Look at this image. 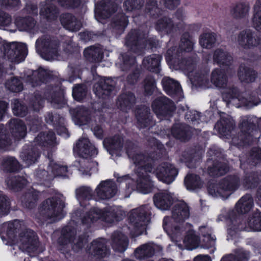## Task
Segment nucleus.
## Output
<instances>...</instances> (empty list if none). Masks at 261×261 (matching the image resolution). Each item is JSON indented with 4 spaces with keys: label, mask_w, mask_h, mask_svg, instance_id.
Masks as SVG:
<instances>
[{
    "label": "nucleus",
    "mask_w": 261,
    "mask_h": 261,
    "mask_svg": "<svg viewBox=\"0 0 261 261\" xmlns=\"http://www.w3.org/2000/svg\"><path fill=\"white\" fill-rule=\"evenodd\" d=\"M126 149L128 157L138 168L136 172L137 188L143 194L151 192L153 187L147 172H152L159 180L167 184L172 182L178 174L174 166L167 162L162 163L154 169L153 160L148 155L139 152L131 142L127 144Z\"/></svg>",
    "instance_id": "f257e3e1"
},
{
    "label": "nucleus",
    "mask_w": 261,
    "mask_h": 261,
    "mask_svg": "<svg viewBox=\"0 0 261 261\" xmlns=\"http://www.w3.org/2000/svg\"><path fill=\"white\" fill-rule=\"evenodd\" d=\"M194 41L189 34L182 35L178 49L173 47L168 49L165 55L166 59L170 65L175 69L182 70L188 77L193 76V72L196 68L197 59L193 58H182L186 53L193 49Z\"/></svg>",
    "instance_id": "f03ea898"
},
{
    "label": "nucleus",
    "mask_w": 261,
    "mask_h": 261,
    "mask_svg": "<svg viewBox=\"0 0 261 261\" xmlns=\"http://www.w3.org/2000/svg\"><path fill=\"white\" fill-rule=\"evenodd\" d=\"M73 151L82 158L77 162L79 170L83 175H90L92 171L97 170V163L87 159L90 156H95L98 153L96 148L87 138H81L73 147Z\"/></svg>",
    "instance_id": "7ed1b4c3"
},
{
    "label": "nucleus",
    "mask_w": 261,
    "mask_h": 261,
    "mask_svg": "<svg viewBox=\"0 0 261 261\" xmlns=\"http://www.w3.org/2000/svg\"><path fill=\"white\" fill-rule=\"evenodd\" d=\"M190 216V208L188 204L183 201L176 202L172 209V218L165 217L163 219V227L167 232H171L173 236L177 237L186 231L182 225L175 226L171 228V220H174L177 223H181L187 219Z\"/></svg>",
    "instance_id": "20e7f679"
},
{
    "label": "nucleus",
    "mask_w": 261,
    "mask_h": 261,
    "mask_svg": "<svg viewBox=\"0 0 261 261\" xmlns=\"http://www.w3.org/2000/svg\"><path fill=\"white\" fill-rule=\"evenodd\" d=\"M124 215V211L117 206L107 207L103 210L94 207L82 218V223L88 226L98 219H100L111 223L122 219Z\"/></svg>",
    "instance_id": "39448f33"
},
{
    "label": "nucleus",
    "mask_w": 261,
    "mask_h": 261,
    "mask_svg": "<svg viewBox=\"0 0 261 261\" xmlns=\"http://www.w3.org/2000/svg\"><path fill=\"white\" fill-rule=\"evenodd\" d=\"M207 71H197L196 69L193 72V76L189 77L192 83L204 88H210L212 83L218 88H225L227 87V78L225 72L221 69H214L211 74V83L207 77Z\"/></svg>",
    "instance_id": "423d86ee"
},
{
    "label": "nucleus",
    "mask_w": 261,
    "mask_h": 261,
    "mask_svg": "<svg viewBox=\"0 0 261 261\" xmlns=\"http://www.w3.org/2000/svg\"><path fill=\"white\" fill-rule=\"evenodd\" d=\"M150 207L148 205H142L133 209L129 216L128 228L132 233H140L141 228H144L150 220Z\"/></svg>",
    "instance_id": "0eeeda50"
},
{
    "label": "nucleus",
    "mask_w": 261,
    "mask_h": 261,
    "mask_svg": "<svg viewBox=\"0 0 261 261\" xmlns=\"http://www.w3.org/2000/svg\"><path fill=\"white\" fill-rule=\"evenodd\" d=\"M64 202L58 197L48 198L40 206V214L46 219L54 222L61 219L64 217Z\"/></svg>",
    "instance_id": "6e6552de"
},
{
    "label": "nucleus",
    "mask_w": 261,
    "mask_h": 261,
    "mask_svg": "<svg viewBox=\"0 0 261 261\" xmlns=\"http://www.w3.org/2000/svg\"><path fill=\"white\" fill-rule=\"evenodd\" d=\"M146 35V33L140 31L133 30L126 37L125 45L130 50L137 54H139L147 44L151 47H155L159 44L158 41L153 38H150L147 40Z\"/></svg>",
    "instance_id": "1a4fd4ad"
},
{
    "label": "nucleus",
    "mask_w": 261,
    "mask_h": 261,
    "mask_svg": "<svg viewBox=\"0 0 261 261\" xmlns=\"http://www.w3.org/2000/svg\"><path fill=\"white\" fill-rule=\"evenodd\" d=\"M7 235L10 241L5 243L6 245H13L20 243L24 248L28 250H34L37 246V236L35 232L31 229H25L19 234L18 238L14 235V230L8 231Z\"/></svg>",
    "instance_id": "9d476101"
},
{
    "label": "nucleus",
    "mask_w": 261,
    "mask_h": 261,
    "mask_svg": "<svg viewBox=\"0 0 261 261\" xmlns=\"http://www.w3.org/2000/svg\"><path fill=\"white\" fill-rule=\"evenodd\" d=\"M36 50L41 57L44 56L46 60L56 58L59 55V43L55 39L48 36L41 37L36 42Z\"/></svg>",
    "instance_id": "9b49d317"
},
{
    "label": "nucleus",
    "mask_w": 261,
    "mask_h": 261,
    "mask_svg": "<svg viewBox=\"0 0 261 261\" xmlns=\"http://www.w3.org/2000/svg\"><path fill=\"white\" fill-rule=\"evenodd\" d=\"M171 20L167 17H164L158 20L155 28L159 32L169 34L176 31V29L182 28L184 13L182 10H178Z\"/></svg>",
    "instance_id": "f8f14e48"
},
{
    "label": "nucleus",
    "mask_w": 261,
    "mask_h": 261,
    "mask_svg": "<svg viewBox=\"0 0 261 261\" xmlns=\"http://www.w3.org/2000/svg\"><path fill=\"white\" fill-rule=\"evenodd\" d=\"M151 107L156 116L161 120L171 116L175 110L174 103L166 96L156 98L152 102Z\"/></svg>",
    "instance_id": "ddd939ff"
},
{
    "label": "nucleus",
    "mask_w": 261,
    "mask_h": 261,
    "mask_svg": "<svg viewBox=\"0 0 261 261\" xmlns=\"http://www.w3.org/2000/svg\"><path fill=\"white\" fill-rule=\"evenodd\" d=\"M129 54L130 53L128 52L122 55L119 58L120 62L116 63V65L123 71L128 69H132L133 71V73L128 76L127 81L130 84H134L139 79V71L137 68L135 58L130 57Z\"/></svg>",
    "instance_id": "4468645a"
},
{
    "label": "nucleus",
    "mask_w": 261,
    "mask_h": 261,
    "mask_svg": "<svg viewBox=\"0 0 261 261\" xmlns=\"http://www.w3.org/2000/svg\"><path fill=\"white\" fill-rule=\"evenodd\" d=\"M5 55L12 62L19 63L27 55V46L24 44L11 43L5 47Z\"/></svg>",
    "instance_id": "2eb2a0df"
},
{
    "label": "nucleus",
    "mask_w": 261,
    "mask_h": 261,
    "mask_svg": "<svg viewBox=\"0 0 261 261\" xmlns=\"http://www.w3.org/2000/svg\"><path fill=\"white\" fill-rule=\"evenodd\" d=\"M118 9L116 3L110 0H101L95 6V13L96 19L102 22V19L109 18Z\"/></svg>",
    "instance_id": "dca6fc26"
},
{
    "label": "nucleus",
    "mask_w": 261,
    "mask_h": 261,
    "mask_svg": "<svg viewBox=\"0 0 261 261\" xmlns=\"http://www.w3.org/2000/svg\"><path fill=\"white\" fill-rule=\"evenodd\" d=\"M240 185L239 178L237 176H229L220 182L217 188L218 195L223 198H227Z\"/></svg>",
    "instance_id": "f3484780"
},
{
    "label": "nucleus",
    "mask_w": 261,
    "mask_h": 261,
    "mask_svg": "<svg viewBox=\"0 0 261 261\" xmlns=\"http://www.w3.org/2000/svg\"><path fill=\"white\" fill-rule=\"evenodd\" d=\"M75 231L73 229H71L69 226H67L63 229L62 235L59 238V243L62 245H66L71 242H74V245L73 246V249L75 251H77L81 248L84 244L87 242L86 238H79L77 240L74 238Z\"/></svg>",
    "instance_id": "a211bd4d"
},
{
    "label": "nucleus",
    "mask_w": 261,
    "mask_h": 261,
    "mask_svg": "<svg viewBox=\"0 0 261 261\" xmlns=\"http://www.w3.org/2000/svg\"><path fill=\"white\" fill-rule=\"evenodd\" d=\"M237 42L239 46L243 49H250L259 44L255 33L250 29L241 31L238 36Z\"/></svg>",
    "instance_id": "6ab92c4d"
},
{
    "label": "nucleus",
    "mask_w": 261,
    "mask_h": 261,
    "mask_svg": "<svg viewBox=\"0 0 261 261\" xmlns=\"http://www.w3.org/2000/svg\"><path fill=\"white\" fill-rule=\"evenodd\" d=\"M97 196L102 199L113 197L117 191L116 184L110 180L101 181L96 189Z\"/></svg>",
    "instance_id": "aec40b11"
},
{
    "label": "nucleus",
    "mask_w": 261,
    "mask_h": 261,
    "mask_svg": "<svg viewBox=\"0 0 261 261\" xmlns=\"http://www.w3.org/2000/svg\"><path fill=\"white\" fill-rule=\"evenodd\" d=\"M113 89V81L110 79H101L93 87L96 95L103 99L110 96Z\"/></svg>",
    "instance_id": "412c9836"
},
{
    "label": "nucleus",
    "mask_w": 261,
    "mask_h": 261,
    "mask_svg": "<svg viewBox=\"0 0 261 261\" xmlns=\"http://www.w3.org/2000/svg\"><path fill=\"white\" fill-rule=\"evenodd\" d=\"M149 111V108L146 106H142L137 109L136 117L138 127L144 128L154 125V122L152 119Z\"/></svg>",
    "instance_id": "4be33fe9"
},
{
    "label": "nucleus",
    "mask_w": 261,
    "mask_h": 261,
    "mask_svg": "<svg viewBox=\"0 0 261 261\" xmlns=\"http://www.w3.org/2000/svg\"><path fill=\"white\" fill-rule=\"evenodd\" d=\"M9 132L14 140L23 138L27 133V127L23 122L18 118L10 120L9 123Z\"/></svg>",
    "instance_id": "5701e85b"
},
{
    "label": "nucleus",
    "mask_w": 261,
    "mask_h": 261,
    "mask_svg": "<svg viewBox=\"0 0 261 261\" xmlns=\"http://www.w3.org/2000/svg\"><path fill=\"white\" fill-rule=\"evenodd\" d=\"M153 200L157 208L161 210H167L173 203L174 198L172 193L168 191H164L156 194L154 196Z\"/></svg>",
    "instance_id": "b1692460"
},
{
    "label": "nucleus",
    "mask_w": 261,
    "mask_h": 261,
    "mask_svg": "<svg viewBox=\"0 0 261 261\" xmlns=\"http://www.w3.org/2000/svg\"><path fill=\"white\" fill-rule=\"evenodd\" d=\"M106 244V240L104 239L94 240L91 243L88 252L94 256L105 257L110 253V250L107 248Z\"/></svg>",
    "instance_id": "393cba45"
},
{
    "label": "nucleus",
    "mask_w": 261,
    "mask_h": 261,
    "mask_svg": "<svg viewBox=\"0 0 261 261\" xmlns=\"http://www.w3.org/2000/svg\"><path fill=\"white\" fill-rule=\"evenodd\" d=\"M49 163L47 168L48 179L55 177H65L67 173V167L66 165L55 162L48 154Z\"/></svg>",
    "instance_id": "a878e982"
},
{
    "label": "nucleus",
    "mask_w": 261,
    "mask_h": 261,
    "mask_svg": "<svg viewBox=\"0 0 261 261\" xmlns=\"http://www.w3.org/2000/svg\"><path fill=\"white\" fill-rule=\"evenodd\" d=\"M55 142V135L51 131L48 133H41L34 139V146H39L46 148H51L54 146Z\"/></svg>",
    "instance_id": "bb28decb"
},
{
    "label": "nucleus",
    "mask_w": 261,
    "mask_h": 261,
    "mask_svg": "<svg viewBox=\"0 0 261 261\" xmlns=\"http://www.w3.org/2000/svg\"><path fill=\"white\" fill-rule=\"evenodd\" d=\"M128 243L127 237L121 232H115L112 234L111 245L115 251H124L127 248Z\"/></svg>",
    "instance_id": "cd10ccee"
},
{
    "label": "nucleus",
    "mask_w": 261,
    "mask_h": 261,
    "mask_svg": "<svg viewBox=\"0 0 261 261\" xmlns=\"http://www.w3.org/2000/svg\"><path fill=\"white\" fill-rule=\"evenodd\" d=\"M60 21L64 28L70 31L76 32L82 27L81 21L70 14H62Z\"/></svg>",
    "instance_id": "c85d7f7f"
},
{
    "label": "nucleus",
    "mask_w": 261,
    "mask_h": 261,
    "mask_svg": "<svg viewBox=\"0 0 261 261\" xmlns=\"http://www.w3.org/2000/svg\"><path fill=\"white\" fill-rule=\"evenodd\" d=\"M162 84L167 94L172 96L176 95H181V88L176 81L170 77H165L162 81Z\"/></svg>",
    "instance_id": "c756f323"
},
{
    "label": "nucleus",
    "mask_w": 261,
    "mask_h": 261,
    "mask_svg": "<svg viewBox=\"0 0 261 261\" xmlns=\"http://www.w3.org/2000/svg\"><path fill=\"white\" fill-rule=\"evenodd\" d=\"M40 156L38 149L36 148H24L21 152L20 158L27 166H29L36 163Z\"/></svg>",
    "instance_id": "7c9ffc66"
},
{
    "label": "nucleus",
    "mask_w": 261,
    "mask_h": 261,
    "mask_svg": "<svg viewBox=\"0 0 261 261\" xmlns=\"http://www.w3.org/2000/svg\"><path fill=\"white\" fill-rule=\"evenodd\" d=\"M135 100V96L132 93H123L119 97L117 105L122 111H127L132 108Z\"/></svg>",
    "instance_id": "2f4dec72"
},
{
    "label": "nucleus",
    "mask_w": 261,
    "mask_h": 261,
    "mask_svg": "<svg viewBox=\"0 0 261 261\" xmlns=\"http://www.w3.org/2000/svg\"><path fill=\"white\" fill-rule=\"evenodd\" d=\"M253 205V200L249 194L243 196L236 203L237 211L240 214H245L249 212Z\"/></svg>",
    "instance_id": "473e14b6"
},
{
    "label": "nucleus",
    "mask_w": 261,
    "mask_h": 261,
    "mask_svg": "<svg viewBox=\"0 0 261 261\" xmlns=\"http://www.w3.org/2000/svg\"><path fill=\"white\" fill-rule=\"evenodd\" d=\"M214 61L222 66H228L231 64L232 58L231 55L226 50L218 48L214 51L213 55Z\"/></svg>",
    "instance_id": "72a5a7b5"
},
{
    "label": "nucleus",
    "mask_w": 261,
    "mask_h": 261,
    "mask_svg": "<svg viewBox=\"0 0 261 261\" xmlns=\"http://www.w3.org/2000/svg\"><path fill=\"white\" fill-rule=\"evenodd\" d=\"M173 136L181 141H186L190 138L191 133L188 127L182 124H176L171 129Z\"/></svg>",
    "instance_id": "f704fd0d"
},
{
    "label": "nucleus",
    "mask_w": 261,
    "mask_h": 261,
    "mask_svg": "<svg viewBox=\"0 0 261 261\" xmlns=\"http://www.w3.org/2000/svg\"><path fill=\"white\" fill-rule=\"evenodd\" d=\"M154 253V248L151 244L149 243L140 246L134 251L135 256L138 259L150 257Z\"/></svg>",
    "instance_id": "c9c22d12"
},
{
    "label": "nucleus",
    "mask_w": 261,
    "mask_h": 261,
    "mask_svg": "<svg viewBox=\"0 0 261 261\" xmlns=\"http://www.w3.org/2000/svg\"><path fill=\"white\" fill-rule=\"evenodd\" d=\"M162 57L159 55L153 54L148 56L143 60V65L152 72H158Z\"/></svg>",
    "instance_id": "e433bc0d"
},
{
    "label": "nucleus",
    "mask_w": 261,
    "mask_h": 261,
    "mask_svg": "<svg viewBox=\"0 0 261 261\" xmlns=\"http://www.w3.org/2000/svg\"><path fill=\"white\" fill-rule=\"evenodd\" d=\"M238 76L242 82L249 83L255 81L257 73L250 68L241 66L238 72Z\"/></svg>",
    "instance_id": "4c0bfd02"
},
{
    "label": "nucleus",
    "mask_w": 261,
    "mask_h": 261,
    "mask_svg": "<svg viewBox=\"0 0 261 261\" xmlns=\"http://www.w3.org/2000/svg\"><path fill=\"white\" fill-rule=\"evenodd\" d=\"M47 76V73L45 70L39 69L38 71L33 72L31 77L29 79L28 82L31 86L35 87L45 82Z\"/></svg>",
    "instance_id": "58836bf2"
},
{
    "label": "nucleus",
    "mask_w": 261,
    "mask_h": 261,
    "mask_svg": "<svg viewBox=\"0 0 261 261\" xmlns=\"http://www.w3.org/2000/svg\"><path fill=\"white\" fill-rule=\"evenodd\" d=\"M3 169L7 172H14L20 169V165L16 159L12 156L4 157L1 161Z\"/></svg>",
    "instance_id": "ea45409f"
},
{
    "label": "nucleus",
    "mask_w": 261,
    "mask_h": 261,
    "mask_svg": "<svg viewBox=\"0 0 261 261\" xmlns=\"http://www.w3.org/2000/svg\"><path fill=\"white\" fill-rule=\"evenodd\" d=\"M223 98L226 101H230L231 99L238 98L243 104H247L248 102H251V99L247 100L246 98H242L238 93V89L236 88H226L222 92Z\"/></svg>",
    "instance_id": "a19ab883"
},
{
    "label": "nucleus",
    "mask_w": 261,
    "mask_h": 261,
    "mask_svg": "<svg viewBox=\"0 0 261 261\" xmlns=\"http://www.w3.org/2000/svg\"><path fill=\"white\" fill-rule=\"evenodd\" d=\"M228 171L226 164L221 162H215L212 166L208 167L207 171L212 176H220L224 175Z\"/></svg>",
    "instance_id": "79ce46f5"
},
{
    "label": "nucleus",
    "mask_w": 261,
    "mask_h": 261,
    "mask_svg": "<svg viewBox=\"0 0 261 261\" xmlns=\"http://www.w3.org/2000/svg\"><path fill=\"white\" fill-rule=\"evenodd\" d=\"M233 122L228 119H221L215 125V128L220 134L226 136L228 135L233 128Z\"/></svg>",
    "instance_id": "37998d69"
},
{
    "label": "nucleus",
    "mask_w": 261,
    "mask_h": 261,
    "mask_svg": "<svg viewBox=\"0 0 261 261\" xmlns=\"http://www.w3.org/2000/svg\"><path fill=\"white\" fill-rule=\"evenodd\" d=\"M84 54L88 60L95 62L99 61L102 56L101 48L95 46H90L85 49Z\"/></svg>",
    "instance_id": "c03bdc74"
},
{
    "label": "nucleus",
    "mask_w": 261,
    "mask_h": 261,
    "mask_svg": "<svg viewBox=\"0 0 261 261\" xmlns=\"http://www.w3.org/2000/svg\"><path fill=\"white\" fill-rule=\"evenodd\" d=\"M15 23L20 31H32L36 24L35 21L32 17L17 18Z\"/></svg>",
    "instance_id": "a18cd8bd"
},
{
    "label": "nucleus",
    "mask_w": 261,
    "mask_h": 261,
    "mask_svg": "<svg viewBox=\"0 0 261 261\" xmlns=\"http://www.w3.org/2000/svg\"><path fill=\"white\" fill-rule=\"evenodd\" d=\"M39 192L32 189L21 197L22 204L29 208H32L39 198Z\"/></svg>",
    "instance_id": "49530a36"
},
{
    "label": "nucleus",
    "mask_w": 261,
    "mask_h": 261,
    "mask_svg": "<svg viewBox=\"0 0 261 261\" xmlns=\"http://www.w3.org/2000/svg\"><path fill=\"white\" fill-rule=\"evenodd\" d=\"M6 182L10 189L16 191L21 189L27 183V180L21 176L9 177Z\"/></svg>",
    "instance_id": "de8ad7c7"
},
{
    "label": "nucleus",
    "mask_w": 261,
    "mask_h": 261,
    "mask_svg": "<svg viewBox=\"0 0 261 261\" xmlns=\"http://www.w3.org/2000/svg\"><path fill=\"white\" fill-rule=\"evenodd\" d=\"M249 6L248 4L241 3L237 4L231 10V15L235 18H242L248 14Z\"/></svg>",
    "instance_id": "09e8293b"
},
{
    "label": "nucleus",
    "mask_w": 261,
    "mask_h": 261,
    "mask_svg": "<svg viewBox=\"0 0 261 261\" xmlns=\"http://www.w3.org/2000/svg\"><path fill=\"white\" fill-rule=\"evenodd\" d=\"M250 257V252L243 249L238 250L236 255L229 254L224 256L221 261H248Z\"/></svg>",
    "instance_id": "8fccbe9b"
},
{
    "label": "nucleus",
    "mask_w": 261,
    "mask_h": 261,
    "mask_svg": "<svg viewBox=\"0 0 261 261\" xmlns=\"http://www.w3.org/2000/svg\"><path fill=\"white\" fill-rule=\"evenodd\" d=\"M128 23V18L123 13H118L113 18L112 25L114 29L123 31Z\"/></svg>",
    "instance_id": "3c124183"
},
{
    "label": "nucleus",
    "mask_w": 261,
    "mask_h": 261,
    "mask_svg": "<svg viewBox=\"0 0 261 261\" xmlns=\"http://www.w3.org/2000/svg\"><path fill=\"white\" fill-rule=\"evenodd\" d=\"M216 35L213 33H205L201 34L199 37V44L203 48H211L215 42Z\"/></svg>",
    "instance_id": "603ef678"
},
{
    "label": "nucleus",
    "mask_w": 261,
    "mask_h": 261,
    "mask_svg": "<svg viewBox=\"0 0 261 261\" xmlns=\"http://www.w3.org/2000/svg\"><path fill=\"white\" fill-rule=\"evenodd\" d=\"M245 229L247 231H261V214L256 213L250 217Z\"/></svg>",
    "instance_id": "864d4df0"
},
{
    "label": "nucleus",
    "mask_w": 261,
    "mask_h": 261,
    "mask_svg": "<svg viewBox=\"0 0 261 261\" xmlns=\"http://www.w3.org/2000/svg\"><path fill=\"white\" fill-rule=\"evenodd\" d=\"M185 184L188 190H192L200 188L202 184L200 178L195 174H188L185 177Z\"/></svg>",
    "instance_id": "5fc2aeb1"
},
{
    "label": "nucleus",
    "mask_w": 261,
    "mask_h": 261,
    "mask_svg": "<svg viewBox=\"0 0 261 261\" xmlns=\"http://www.w3.org/2000/svg\"><path fill=\"white\" fill-rule=\"evenodd\" d=\"M199 230L201 234L204 237V241L206 242V247H212L214 246L215 245L216 238L215 236H212L211 228L202 226L199 227Z\"/></svg>",
    "instance_id": "6e6d98bb"
},
{
    "label": "nucleus",
    "mask_w": 261,
    "mask_h": 261,
    "mask_svg": "<svg viewBox=\"0 0 261 261\" xmlns=\"http://www.w3.org/2000/svg\"><path fill=\"white\" fill-rule=\"evenodd\" d=\"M145 12L149 16L155 17L161 14V11L157 6L156 0H147Z\"/></svg>",
    "instance_id": "4d7b16f0"
},
{
    "label": "nucleus",
    "mask_w": 261,
    "mask_h": 261,
    "mask_svg": "<svg viewBox=\"0 0 261 261\" xmlns=\"http://www.w3.org/2000/svg\"><path fill=\"white\" fill-rule=\"evenodd\" d=\"M40 15L44 16L48 20L55 19L58 15V11L57 8L53 5H46L41 9Z\"/></svg>",
    "instance_id": "13d9d810"
},
{
    "label": "nucleus",
    "mask_w": 261,
    "mask_h": 261,
    "mask_svg": "<svg viewBox=\"0 0 261 261\" xmlns=\"http://www.w3.org/2000/svg\"><path fill=\"white\" fill-rule=\"evenodd\" d=\"M76 197L81 205L84 200L91 199L92 196V190L89 187H82L76 190Z\"/></svg>",
    "instance_id": "bf43d9fd"
},
{
    "label": "nucleus",
    "mask_w": 261,
    "mask_h": 261,
    "mask_svg": "<svg viewBox=\"0 0 261 261\" xmlns=\"http://www.w3.org/2000/svg\"><path fill=\"white\" fill-rule=\"evenodd\" d=\"M143 3V0H127L123 3V8L126 12H133L141 8Z\"/></svg>",
    "instance_id": "052dcab7"
},
{
    "label": "nucleus",
    "mask_w": 261,
    "mask_h": 261,
    "mask_svg": "<svg viewBox=\"0 0 261 261\" xmlns=\"http://www.w3.org/2000/svg\"><path fill=\"white\" fill-rule=\"evenodd\" d=\"M5 85L8 89L14 92H20L23 89L22 82L16 77H13L10 80H8Z\"/></svg>",
    "instance_id": "680f3d73"
},
{
    "label": "nucleus",
    "mask_w": 261,
    "mask_h": 261,
    "mask_svg": "<svg viewBox=\"0 0 261 261\" xmlns=\"http://www.w3.org/2000/svg\"><path fill=\"white\" fill-rule=\"evenodd\" d=\"M86 88L83 85H77L73 88L72 95L77 101L82 100L86 94Z\"/></svg>",
    "instance_id": "e2e57ef3"
},
{
    "label": "nucleus",
    "mask_w": 261,
    "mask_h": 261,
    "mask_svg": "<svg viewBox=\"0 0 261 261\" xmlns=\"http://www.w3.org/2000/svg\"><path fill=\"white\" fill-rule=\"evenodd\" d=\"M12 110L15 115L20 117L24 116L27 113V108L17 99H14L13 102Z\"/></svg>",
    "instance_id": "0e129e2a"
},
{
    "label": "nucleus",
    "mask_w": 261,
    "mask_h": 261,
    "mask_svg": "<svg viewBox=\"0 0 261 261\" xmlns=\"http://www.w3.org/2000/svg\"><path fill=\"white\" fill-rule=\"evenodd\" d=\"M155 88V81L151 76H147L144 81V92L146 95H150Z\"/></svg>",
    "instance_id": "69168bd1"
},
{
    "label": "nucleus",
    "mask_w": 261,
    "mask_h": 261,
    "mask_svg": "<svg viewBox=\"0 0 261 261\" xmlns=\"http://www.w3.org/2000/svg\"><path fill=\"white\" fill-rule=\"evenodd\" d=\"M123 138L119 135L115 136L107 140L111 149L119 150L123 147Z\"/></svg>",
    "instance_id": "338daca9"
},
{
    "label": "nucleus",
    "mask_w": 261,
    "mask_h": 261,
    "mask_svg": "<svg viewBox=\"0 0 261 261\" xmlns=\"http://www.w3.org/2000/svg\"><path fill=\"white\" fill-rule=\"evenodd\" d=\"M10 203L8 198L4 195H0V214L6 215L9 212Z\"/></svg>",
    "instance_id": "774afa93"
}]
</instances>
